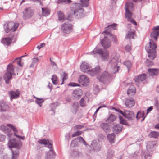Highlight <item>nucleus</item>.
Returning <instances> with one entry per match:
<instances>
[{
  "instance_id": "nucleus-1",
  "label": "nucleus",
  "mask_w": 159,
  "mask_h": 159,
  "mask_svg": "<svg viewBox=\"0 0 159 159\" xmlns=\"http://www.w3.org/2000/svg\"><path fill=\"white\" fill-rule=\"evenodd\" d=\"M8 146L10 148H13L11 149L12 156L11 159H17L19 154L18 150L21 148L20 145L19 143L16 141L15 139H10L8 143Z\"/></svg>"
},
{
  "instance_id": "nucleus-2",
  "label": "nucleus",
  "mask_w": 159,
  "mask_h": 159,
  "mask_svg": "<svg viewBox=\"0 0 159 159\" xmlns=\"http://www.w3.org/2000/svg\"><path fill=\"white\" fill-rule=\"evenodd\" d=\"M133 8L134 4L132 2L128 1L126 3L125 6L126 18L129 21L133 23L136 25H137L136 22L132 18V11H133Z\"/></svg>"
},
{
  "instance_id": "nucleus-3",
  "label": "nucleus",
  "mask_w": 159,
  "mask_h": 159,
  "mask_svg": "<svg viewBox=\"0 0 159 159\" xmlns=\"http://www.w3.org/2000/svg\"><path fill=\"white\" fill-rule=\"evenodd\" d=\"M157 45L152 40L150 39L149 44L145 46V49L148 52V57L151 60H153L156 57V51L155 49Z\"/></svg>"
},
{
  "instance_id": "nucleus-4",
  "label": "nucleus",
  "mask_w": 159,
  "mask_h": 159,
  "mask_svg": "<svg viewBox=\"0 0 159 159\" xmlns=\"http://www.w3.org/2000/svg\"><path fill=\"white\" fill-rule=\"evenodd\" d=\"M120 64V60L119 55L118 54L113 55L112 59L109 62V65L113 70V73H114L118 71Z\"/></svg>"
},
{
  "instance_id": "nucleus-5",
  "label": "nucleus",
  "mask_w": 159,
  "mask_h": 159,
  "mask_svg": "<svg viewBox=\"0 0 159 159\" xmlns=\"http://www.w3.org/2000/svg\"><path fill=\"white\" fill-rule=\"evenodd\" d=\"M72 11H74L75 15L78 18H81L84 16L83 9L80 3H74L71 6Z\"/></svg>"
},
{
  "instance_id": "nucleus-6",
  "label": "nucleus",
  "mask_w": 159,
  "mask_h": 159,
  "mask_svg": "<svg viewBox=\"0 0 159 159\" xmlns=\"http://www.w3.org/2000/svg\"><path fill=\"white\" fill-rule=\"evenodd\" d=\"M14 70V67L11 63H10L8 65L7 72L4 76V79L6 84L9 83V80L12 78V75L15 74Z\"/></svg>"
},
{
  "instance_id": "nucleus-7",
  "label": "nucleus",
  "mask_w": 159,
  "mask_h": 159,
  "mask_svg": "<svg viewBox=\"0 0 159 159\" xmlns=\"http://www.w3.org/2000/svg\"><path fill=\"white\" fill-rule=\"evenodd\" d=\"M97 79L99 81L107 84L110 81L111 76L107 71H105L103 73L101 71L99 75H98Z\"/></svg>"
},
{
  "instance_id": "nucleus-8",
  "label": "nucleus",
  "mask_w": 159,
  "mask_h": 159,
  "mask_svg": "<svg viewBox=\"0 0 159 159\" xmlns=\"http://www.w3.org/2000/svg\"><path fill=\"white\" fill-rule=\"evenodd\" d=\"M96 53L99 54L103 61H107L109 58L108 52L107 50L103 51L101 49L95 48L91 53V54L93 55Z\"/></svg>"
},
{
  "instance_id": "nucleus-9",
  "label": "nucleus",
  "mask_w": 159,
  "mask_h": 159,
  "mask_svg": "<svg viewBox=\"0 0 159 159\" xmlns=\"http://www.w3.org/2000/svg\"><path fill=\"white\" fill-rule=\"evenodd\" d=\"M18 26L19 24L18 23L11 22L5 24L3 25V28L6 32L7 33L10 31H15Z\"/></svg>"
},
{
  "instance_id": "nucleus-10",
  "label": "nucleus",
  "mask_w": 159,
  "mask_h": 159,
  "mask_svg": "<svg viewBox=\"0 0 159 159\" xmlns=\"http://www.w3.org/2000/svg\"><path fill=\"white\" fill-rule=\"evenodd\" d=\"M119 111L129 120H132L135 118V115L132 111L125 110L124 112L120 110Z\"/></svg>"
},
{
  "instance_id": "nucleus-11",
  "label": "nucleus",
  "mask_w": 159,
  "mask_h": 159,
  "mask_svg": "<svg viewBox=\"0 0 159 159\" xmlns=\"http://www.w3.org/2000/svg\"><path fill=\"white\" fill-rule=\"evenodd\" d=\"M61 30L64 33L69 34L72 31V25L69 23H64L62 25Z\"/></svg>"
},
{
  "instance_id": "nucleus-12",
  "label": "nucleus",
  "mask_w": 159,
  "mask_h": 159,
  "mask_svg": "<svg viewBox=\"0 0 159 159\" xmlns=\"http://www.w3.org/2000/svg\"><path fill=\"white\" fill-rule=\"evenodd\" d=\"M48 147L50 149V150L46 154L45 158L46 159H53L55 156L54 151L52 150V144L51 143L48 145Z\"/></svg>"
},
{
  "instance_id": "nucleus-13",
  "label": "nucleus",
  "mask_w": 159,
  "mask_h": 159,
  "mask_svg": "<svg viewBox=\"0 0 159 159\" xmlns=\"http://www.w3.org/2000/svg\"><path fill=\"white\" fill-rule=\"evenodd\" d=\"M159 36V26L154 27L152 28V31L151 32L150 36L157 41V37Z\"/></svg>"
},
{
  "instance_id": "nucleus-14",
  "label": "nucleus",
  "mask_w": 159,
  "mask_h": 159,
  "mask_svg": "<svg viewBox=\"0 0 159 159\" xmlns=\"http://www.w3.org/2000/svg\"><path fill=\"white\" fill-rule=\"evenodd\" d=\"M23 18L26 19L31 17L33 15V11L30 7H27L25 9L23 12Z\"/></svg>"
},
{
  "instance_id": "nucleus-15",
  "label": "nucleus",
  "mask_w": 159,
  "mask_h": 159,
  "mask_svg": "<svg viewBox=\"0 0 159 159\" xmlns=\"http://www.w3.org/2000/svg\"><path fill=\"white\" fill-rule=\"evenodd\" d=\"M80 142L82 143L85 145H86V143L83 138L81 137H78L77 138L75 139L74 140L72 141L70 146L72 147H74L76 146L78 144V142Z\"/></svg>"
},
{
  "instance_id": "nucleus-16",
  "label": "nucleus",
  "mask_w": 159,
  "mask_h": 159,
  "mask_svg": "<svg viewBox=\"0 0 159 159\" xmlns=\"http://www.w3.org/2000/svg\"><path fill=\"white\" fill-rule=\"evenodd\" d=\"M101 71V69H100V67L97 66L93 69L89 70L87 73L91 76L96 75L97 78L98 75H99V73H100Z\"/></svg>"
},
{
  "instance_id": "nucleus-17",
  "label": "nucleus",
  "mask_w": 159,
  "mask_h": 159,
  "mask_svg": "<svg viewBox=\"0 0 159 159\" xmlns=\"http://www.w3.org/2000/svg\"><path fill=\"white\" fill-rule=\"evenodd\" d=\"M79 83L83 85H86L89 82V78L84 75H81L78 80Z\"/></svg>"
},
{
  "instance_id": "nucleus-18",
  "label": "nucleus",
  "mask_w": 159,
  "mask_h": 159,
  "mask_svg": "<svg viewBox=\"0 0 159 159\" xmlns=\"http://www.w3.org/2000/svg\"><path fill=\"white\" fill-rule=\"evenodd\" d=\"M100 126L102 130L106 133L110 132L111 130V126L108 123H102L100 124Z\"/></svg>"
},
{
  "instance_id": "nucleus-19",
  "label": "nucleus",
  "mask_w": 159,
  "mask_h": 159,
  "mask_svg": "<svg viewBox=\"0 0 159 159\" xmlns=\"http://www.w3.org/2000/svg\"><path fill=\"white\" fill-rule=\"evenodd\" d=\"M101 43L102 46L105 48H109L111 45L110 41L105 36H104V38L101 40Z\"/></svg>"
},
{
  "instance_id": "nucleus-20",
  "label": "nucleus",
  "mask_w": 159,
  "mask_h": 159,
  "mask_svg": "<svg viewBox=\"0 0 159 159\" xmlns=\"http://www.w3.org/2000/svg\"><path fill=\"white\" fill-rule=\"evenodd\" d=\"M70 157L74 159H76L82 156V153L77 150L71 151L70 153Z\"/></svg>"
},
{
  "instance_id": "nucleus-21",
  "label": "nucleus",
  "mask_w": 159,
  "mask_h": 159,
  "mask_svg": "<svg viewBox=\"0 0 159 159\" xmlns=\"http://www.w3.org/2000/svg\"><path fill=\"white\" fill-rule=\"evenodd\" d=\"M13 39L9 37L4 38L1 40L2 43L5 45L9 46L12 43L15 42L16 40L12 41Z\"/></svg>"
},
{
  "instance_id": "nucleus-22",
  "label": "nucleus",
  "mask_w": 159,
  "mask_h": 159,
  "mask_svg": "<svg viewBox=\"0 0 159 159\" xmlns=\"http://www.w3.org/2000/svg\"><path fill=\"white\" fill-rule=\"evenodd\" d=\"M10 97V100L11 101L13 99H17L19 97L20 93L19 91L16 90V92L11 91L9 92Z\"/></svg>"
},
{
  "instance_id": "nucleus-23",
  "label": "nucleus",
  "mask_w": 159,
  "mask_h": 159,
  "mask_svg": "<svg viewBox=\"0 0 159 159\" xmlns=\"http://www.w3.org/2000/svg\"><path fill=\"white\" fill-rule=\"evenodd\" d=\"M91 148H93L95 151H99L101 148L100 144L97 143L96 140H93L91 143Z\"/></svg>"
},
{
  "instance_id": "nucleus-24",
  "label": "nucleus",
  "mask_w": 159,
  "mask_h": 159,
  "mask_svg": "<svg viewBox=\"0 0 159 159\" xmlns=\"http://www.w3.org/2000/svg\"><path fill=\"white\" fill-rule=\"evenodd\" d=\"M123 127L121 124H116L113 127V131L114 133L118 134L122 131Z\"/></svg>"
},
{
  "instance_id": "nucleus-25",
  "label": "nucleus",
  "mask_w": 159,
  "mask_h": 159,
  "mask_svg": "<svg viewBox=\"0 0 159 159\" xmlns=\"http://www.w3.org/2000/svg\"><path fill=\"white\" fill-rule=\"evenodd\" d=\"M82 95V91L81 89H77L74 90L72 95L75 98L79 99Z\"/></svg>"
},
{
  "instance_id": "nucleus-26",
  "label": "nucleus",
  "mask_w": 159,
  "mask_h": 159,
  "mask_svg": "<svg viewBox=\"0 0 159 159\" xmlns=\"http://www.w3.org/2000/svg\"><path fill=\"white\" fill-rule=\"evenodd\" d=\"M89 67L88 64L85 62H83L80 66L81 70L84 72H88Z\"/></svg>"
},
{
  "instance_id": "nucleus-27",
  "label": "nucleus",
  "mask_w": 159,
  "mask_h": 159,
  "mask_svg": "<svg viewBox=\"0 0 159 159\" xmlns=\"http://www.w3.org/2000/svg\"><path fill=\"white\" fill-rule=\"evenodd\" d=\"M146 78V75L145 74H143L135 77L134 80L135 82L139 83L140 81H144Z\"/></svg>"
},
{
  "instance_id": "nucleus-28",
  "label": "nucleus",
  "mask_w": 159,
  "mask_h": 159,
  "mask_svg": "<svg viewBox=\"0 0 159 159\" xmlns=\"http://www.w3.org/2000/svg\"><path fill=\"white\" fill-rule=\"evenodd\" d=\"M150 76L157 75L159 73V69L156 68H149L148 70Z\"/></svg>"
},
{
  "instance_id": "nucleus-29",
  "label": "nucleus",
  "mask_w": 159,
  "mask_h": 159,
  "mask_svg": "<svg viewBox=\"0 0 159 159\" xmlns=\"http://www.w3.org/2000/svg\"><path fill=\"white\" fill-rule=\"evenodd\" d=\"M125 104L126 107H130L134 106L135 102L132 99H127L126 100Z\"/></svg>"
},
{
  "instance_id": "nucleus-30",
  "label": "nucleus",
  "mask_w": 159,
  "mask_h": 159,
  "mask_svg": "<svg viewBox=\"0 0 159 159\" xmlns=\"http://www.w3.org/2000/svg\"><path fill=\"white\" fill-rule=\"evenodd\" d=\"M136 89L133 85L130 86L127 92V94L128 95H133L135 93Z\"/></svg>"
},
{
  "instance_id": "nucleus-31",
  "label": "nucleus",
  "mask_w": 159,
  "mask_h": 159,
  "mask_svg": "<svg viewBox=\"0 0 159 159\" xmlns=\"http://www.w3.org/2000/svg\"><path fill=\"white\" fill-rule=\"evenodd\" d=\"M39 143L45 145L46 147H48V145H49V143H51L52 144V141H49L48 140H46L45 139H41L38 141Z\"/></svg>"
},
{
  "instance_id": "nucleus-32",
  "label": "nucleus",
  "mask_w": 159,
  "mask_h": 159,
  "mask_svg": "<svg viewBox=\"0 0 159 159\" xmlns=\"http://www.w3.org/2000/svg\"><path fill=\"white\" fill-rule=\"evenodd\" d=\"M105 34H106L107 35H110V36L112 37L111 39L113 41H114L116 43L117 42L116 37L115 35L111 34L110 32L107 29H106L102 33V35H104Z\"/></svg>"
},
{
  "instance_id": "nucleus-33",
  "label": "nucleus",
  "mask_w": 159,
  "mask_h": 159,
  "mask_svg": "<svg viewBox=\"0 0 159 159\" xmlns=\"http://www.w3.org/2000/svg\"><path fill=\"white\" fill-rule=\"evenodd\" d=\"M8 108V106L5 102H2L0 105V110L2 111H5Z\"/></svg>"
},
{
  "instance_id": "nucleus-34",
  "label": "nucleus",
  "mask_w": 159,
  "mask_h": 159,
  "mask_svg": "<svg viewBox=\"0 0 159 159\" xmlns=\"http://www.w3.org/2000/svg\"><path fill=\"white\" fill-rule=\"evenodd\" d=\"M36 99L35 101L36 103L38 104L40 107L42 106V104L44 102V100L43 98H39L34 96H33Z\"/></svg>"
},
{
  "instance_id": "nucleus-35",
  "label": "nucleus",
  "mask_w": 159,
  "mask_h": 159,
  "mask_svg": "<svg viewBox=\"0 0 159 159\" xmlns=\"http://www.w3.org/2000/svg\"><path fill=\"white\" fill-rule=\"evenodd\" d=\"M107 138L111 143L114 142L115 134L114 133L109 134L107 135Z\"/></svg>"
},
{
  "instance_id": "nucleus-36",
  "label": "nucleus",
  "mask_w": 159,
  "mask_h": 159,
  "mask_svg": "<svg viewBox=\"0 0 159 159\" xmlns=\"http://www.w3.org/2000/svg\"><path fill=\"white\" fill-rule=\"evenodd\" d=\"M135 35V31L134 30H130L128 32V34L126 36V38L127 39H133Z\"/></svg>"
},
{
  "instance_id": "nucleus-37",
  "label": "nucleus",
  "mask_w": 159,
  "mask_h": 159,
  "mask_svg": "<svg viewBox=\"0 0 159 159\" xmlns=\"http://www.w3.org/2000/svg\"><path fill=\"white\" fill-rule=\"evenodd\" d=\"M159 136V133L155 131L151 132L149 134V136L151 138H157Z\"/></svg>"
},
{
  "instance_id": "nucleus-38",
  "label": "nucleus",
  "mask_w": 159,
  "mask_h": 159,
  "mask_svg": "<svg viewBox=\"0 0 159 159\" xmlns=\"http://www.w3.org/2000/svg\"><path fill=\"white\" fill-rule=\"evenodd\" d=\"M155 145V143L153 141L148 142L146 146L147 149L148 151H150V149H152Z\"/></svg>"
},
{
  "instance_id": "nucleus-39",
  "label": "nucleus",
  "mask_w": 159,
  "mask_h": 159,
  "mask_svg": "<svg viewBox=\"0 0 159 159\" xmlns=\"http://www.w3.org/2000/svg\"><path fill=\"white\" fill-rule=\"evenodd\" d=\"M42 14L43 16H46L50 14V10L48 8H42Z\"/></svg>"
},
{
  "instance_id": "nucleus-40",
  "label": "nucleus",
  "mask_w": 159,
  "mask_h": 159,
  "mask_svg": "<svg viewBox=\"0 0 159 159\" xmlns=\"http://www.w3.org/2000/svg\"><path fill=\"white\" fill-rule=\"evenodd\" d=\"M116 119V117L114 115L111 114L107 118V121L109 122H111L114 121Z\"/></svg>"
},
{
  "instance_id": "nucleus-41",
  "label": "nucleus",
  "mask_w": 159,
  "mask_h": 159,
  "mask_svg": "<svg viewBox=\"0 0 159 159\" xmlns=\"http://www.w3.org/2000/svg\"><path fill=\"white\" fill-rule=\"evenodd\" d=\"M58 15V20L59 21L63 20L65 19V17L63 13L61 11H58L57 12Z\"/></svg>"
},
{
  "instance_id": "nucleus-42",
  "label": "nucleus",
  "mask_w": 159,
  "mask_h": 159,
  "mask_svg": "<svg viewBox=\"0 0 159 159\" xmlns=\"http://www.w3.org/2000/svg\"><path fill=\"white\" fill-rule=\"evenodd\" d=\"M24 56H22L21 57H20L19 58H16L14 60V61H13V62L14 63L15 61H16L17 64L19 66H20V67L22 66L21 63V58L22 57H24Z\"/></svg>"
},
{
  "instance_id": "nucleus-43",
  "label": "nucleus",
  "mask_w": 159,
  "mask_h": 159,
  "mask_svg": "<svg viewBox=\"0 0 159 159\" xmlns=\"http://www.w3.org/2000/svg\"><path fill=\"white\" fill-rule=\"evenodd\" d=\"M89 0H80L81 2L82 3V7H87L89 4Z\"/></svg>"
},
{
  "instance_id": "nucleus-44",
  "label": "nucleus",
  "mask_w": 159,
  "mask_h": 159,
  "mask_svg": "<svg viewBox=\"0 0 159 159\" xmlns=\"http://www.w3.org/2000/svg\"><path fill=\"white\" fill-rule=\"evenodd\" d=\"M51 80H52L53 84L55 85H56L57 84V78L56 75H53L52 76Z\"/></svg>"
},
{
  "instance_id": "nucleus-45",
  "label": "nucleus",
  "mask_w": 159,
  "mask_h": 159,
  "mask_svg": "<svg viewBox=\"0 0 159 159\" xmlns=\"http://www.w3.org/2000/svg\"><path fill=\"white\" fill-rule=\"evenodd\" d=\"M119 118L120 120V124H121L122 125H128L127 121L122 116H119Z\"/></svg>"
},
{
  "instance_id": "nucleus-46",
  "label": "nucleus",
  "mask_w": 159,
  "mask_h": 159,
  "mask_svg": "<svg viewBox=\"0 0 159 159\" xmlns=\"http://www.w3.org/2000/svg\"><path fill=\"white\" fill-rule=\"evenodd\" d=\"M119 118L120 120V124H121L122 125H128L127 121L122 116H119Z\"/></svg>"
},
{
  "instance_id": "nucleus-47",
  "label": "nucleus",
  "mask_w": 159,
  "mask_h": 159,
  "mask_svg": "<svg viewBox=\"0 0 159 159\" xmlns=\"http://www.w3.org/2000/svg\"><path fill=\"white\" fill-rule=\"evenodd\" d=\"M84 126L81 125H75L74 126L72 129H73L74 131H75L78 130H79L82 129L83 128Z\"/></svg>"
},
{
  "instance_id": "nucleus-48",
  "label": "nucleus",
  "mask_w": 159,
  "mask_h": 159,
  "mask_svg": "<svg viewBox=\"0 0 159 159\" xmlns=\"http://www.w3.org/2000/svg\"><path fill=\"white\" fill-rule=\"evenodd\" d=\"M144 115V113L143 111H139L136 115V118L137 119L140 118L142 117H143Z\"/></svg>"
},
{
  "instance_id": "nucleus-49",
  "label": "nucleus",
  "mask_w": 159,
  "mask_h": 159,
  "mask_svg": "<svg viewBox=\"0 0 159 159\" xmlns=\"http://www.w3.org/2000/svg\"><path fill=\"white\" fill-rule=\"evenodd\" d=\"M83 133V132L81 131H77L76 132H74L72 135V137H74L78 136H79L82 133Z\"/></svg>"
},
{
  "instance_id": "nucleus-50",
  "label": "nucleus",
  "mask_w": 159,
  "mask_h": 159,
  "mask_svg": "<svg viewBox=\"0 0 159 159\" xmlns=\"http://www.w3.org/2000/svg\"><path fill=\"white\" fill-rule=\"evenodd\" d=\"M124 64L127 67L128 70L131 67L132 65V64L129 61H125L124 62Z\"/></svg>"
},
{
  "instance_id": "nucleus-51",
  "label": "nucleus",
  "mask_w": 159,
  "mask_h": 159,
  "mask_svg": "<svg viewBox=\"0 0 159 159\" xmlns=\"http://www.w3.org/2000/svg\"><path fill=\"white\" fill-rule=\"evenodd\" d=\"M93 93L95 94L98 93L100 91V88L99 86L95 85L93 89Z\"/></svg>"
},
{
  "instance_id": "nucleus-52",
  "label": "nucleus",
  "mask_w": 159,
  "mask_h": 159,
  "mask_svg": "<svg viewBox=\"0 0 159 159\" xmlns=\"http://www.w3.org/2000/svg\"><path fill=\"white\" fill-rule=\"evenodd\" d=\"M153 64V63L152 61H149L148 59H147L146 60V65L148 67L151 66H152Z\"/></svg>"
},
{
  "instance_id": "nucleus-53",
  "label": "nucleus",
  "mask_w": 159,
  "mask_h": 159,
  "mask_svg": "<svg viewBox=\"0 0 159 159\" xmlns=\"http://www.w3.org/2000/svg\"><path fill=\"white\" fill-rule=\"evenodd\" d=\"M68 78L67 74L64 72L63 73V75L62 76V82L61 84L63 83V81L64 80H66Z\"/></svg>"
},
{
  "instance_id": "nucleus-54",
  "label": "nucleus",
  "mask_w": 159,
  "mask_h": 159,
  "mask_svg": "<svg viewBox=\"0 0 159 159\" xmlns=\"http://www.w3.org/2000/svg\"><path fill=\"white\" fill-rule=\"evenodd\" d=\"M7 125L11 128L12 129L14 132V133L16 132V133H17V130L16 129L14 126H13V125L11 124H8Z\"/></svg>"
},
{
  "instance_id": "nucleus-55",
  "label": "nucleus",
  "mask_w": 159,
  "mask_h": 159,
  "mask_svg": "<svg viewBox=\"0 0 159 159\" xmlns=\"http://www.w3.org/2000/svg\"><path fill=\"white\" fill-rule=\"evenodd\" d=\"M106 107V106L104 105H103V106H99L97 109L96 110V111H95L94 114V115H93V117H96V115H97V112H98V111H99V110L102 107Z\"/></svg>"
},
{
  "instance_id": "nucleus-56",
  "label": "nucleus",
  "mask_w": 159,
  "mask_h": 159,
  "mask_svg": "<svg viewBox=\"0 0 159 159\" xmlns=\"http://www.w3.org/2000/svg\"><path fill=\"white\" fill-rule=\"evenodd\" d=\"M114 154V151L111 150L109 149L108 150L107 155H109L111 157H113Z\"/></svg>"
},
{
  "instance_id": "nucleus-57",
  "label": "nucleus",
  "mask_w": 159,
  "mask_h": 159,
  "mask_svg": "<svg viewBox=\"0 0 159 159\" xmlns=\"http://www.w3.org/2000/svg\"><path fill=\"white\" fill-rule=\"evenodd\" d=\"M14 135L18 138L20 139H21L23 140H24L25 139L24 136H19L16 134V132L14 133Z\"/></svg>"
},
{
  "instance_id": "nucleus-58",
  "label": "nucleus",
  "mask_w": 159,
  "mask_h": 159,
  "mask_svg": "<svg viewBox=\"0 0 159 159\" xmlns=\"http://www.w3.org/2000/svg\"><path fill=\"white\" fill-rule=\"evenodd\" d=\"M32 60L33 64H35L39 61V59L37 57H34L32 59Z\"/></svg>"
},
{
  "instance_id": "nucleus-59",
  "label": "nucleus",
  "mask_w": 159,
  "mask_h": 159,
  "mask_svg": "<svg viewBox=\"0 0 159 159\" xmlns=\"http://www.w3.org/2000/svg\"><path fill=\"white\" fill-rule=\"evenodd\" d=\"M80 105L82 107H84L85 105L84 100L83 98H81L80 100Z\"/></svg>"
},
{
  "instance_id": "nucleus-60",
  "label": "nucleus",
  "mask_w": 159,
  "mask_h": 159,
  "mask_svg": "<svg viewBox=\"0 0 159 159\" xmlns=\"http://www.w3.org/2000/svg\"><path fill=\"white\" fill-rule=\"evenodd\" d=\"M68 85L72 87L80 86L79 84L75 83H70Z\"/></svg>"
},
{
  "instance_id": "nucleus-61",
  "label": "nucleus",
  "mask_w": 159,
  "mask_h": 159,
  "mask_svg": "<svg viewBox=\"0 0 159 159\" xmlns=\"http://www.w3.org/2000/svg\"><path fill=\"white\" fill-rule=\"evenodd\" d=\"M116 25H117L116 24L114 23L113 24H112V25H110L108 26V27H111L112 28H113V29L114 30H115L116 29V28H115V27H116Z\"/></svg>"
},
{
  "instance_id": "nucleus-62",
  "label": "nucleus",
  "mask_w": 159,
  "mask_h": 159,
  "mask_svg": "<svg viewBox=\"0 0 159 159\" xmlns=\"http://www.w3.org/2000/svg\"><path fill=\"white\" fill-rule=\"evenodd\" d=\"M45 44L44 43H43L41 44L40 45H38L37 47V48H38L39 50L41 48L44 47L45 46Z\"/></svg>"
},
{
  "instance_id": "nucleus-63",
  "label": "nucleus",
  "mask_w": 159,
  "mask_h": 159,
  "mask_svg": "<svg viewBox=\"0 0 159 159\" xmlns=\"http://www.w3.org/2000/svg\"><path fill=\"white\" fill-rule=\"evenodd\" d=\"M6 137L5 135H0V141L2 142L4 141Z\"/></svg>"
},
{
  "instance_id": "nucleus-64",
  "label": "nucleus",
  "mask_w": 159,
  "mask_h": 159,
  "mask_svg": "<svg viewBox=\"0 0 159 159\" xmlns=\"http://www.w3.org/2000/svg\"><path fill=\"white\" fill-rule=\"evenodd\" d=\"M125 49L126 51L129 52L131 49V46L129 45H126L125 47Z\"/></svg>"
}]
</instances>
